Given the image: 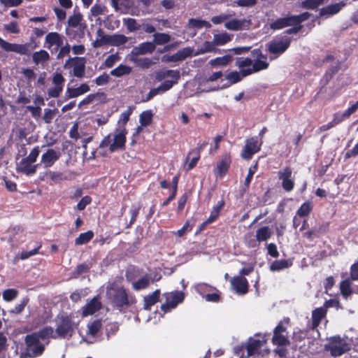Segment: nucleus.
I'll return each instance as SVG.
<instances>
[{"label": "nucleus", "instance_id": "1", "mask_svg": "<svg viewBox=\"0 0 358 358\" xmlns=\"http://www.w3.org/2000/svg\"><path fill=\"white\" fill-rule=\"evenodd\" d=\"M106 297L110 303L117 308L131 306L136 303L134 295L122 285L115 283L106 288Z\"/></svg>", "mask_w": 358, "mask_h": 358}, {"label": "nucleus", "instance_id": "2", "mask_svg": "<svg viewBox=\"0 0 358 358\" xmlns=\"http://www.w3.org/2000/svg\"><path fill=\"white\" fill-rule=\"evenodd\" d=\"M56 329L55 334L60 338L71 337L74 330L78 327V323L74 321V315L71 313L69 314L60 313L58 314L55 319Z\"/></svg>", "mask_w": 358, "mask_h": 358}, {"label": "nucleus", "instance_id": "3", "mask_svg": "<svg viewBox=\"0 0 358 358\" xmlns=\"http://www.w3.org/2000/svg\"><path fill=\"white\" fill-rule=\"evenodd\" d=\"M38 47L35 38L30 37V41L24 44L10 43L0 37V48L6 52H13L22 55H30L34 50Z\"/></svg>", "mask_w": 358, "mask_h": 358}, {"label": "nucleus", "instance_id": "4", "mask_svg": "<svg viewBox=\"0 0 358 358\" xmlns=\"http://www.w3.org/2000/svg\"><path fill=\"white\" fill-rule=\"evenodd\" d=\"M40 153L38 146H35L29 155L22 158L17 166V171L27 176L34 175L36 172L38 164H32L34 163Z\"/></svg>", "mask_w": 358, "mask_h": 358}, {"label": "nucleus", "instance_id": "5", "mask_svg": "<svg viewBox=\"0 0 358 358\" xmlns=\"http://www.w3.org/2000/svg\"><path fill=\"white\" fill-rule=\"evenodd\" d=\"M311 14L308 12H304L297 15H289L284 17H280L273 22L270 27L273 30H278L291 25L301 24L307 20Z\"/></svg>", "mask_w": 358, "mask_h": 358}, {"label": "nucleus", "instance_id": "6", "mask_svg": "<svg viewBox=\"0 0 358 358\" xmlns=\"http://www.w3.org/2000/svg\"><path fill=\"white\" fill-rule=\"evenodd\" d=\"M27 355L30 358L41 356L45 351V345L40 342L35 334H27L25 336Z\"/></svg>", "mask_w": 358, "mask_h": 358}, {"label": "nucleus", "instance_id": "7", "mask_svg": "<svg viewBox=\"0 0 358 358\" xmlns=\"http://www.w3.org/2000/svg\"><path fill=\"white\" fill-rule=\"evenodd\" d=\"M85 57H74L67 59L64 64V68L67 69L73 68V76L82 78L85 76Z\"/></svg>", "mask_w": 358, "mask_h": 358}, {"label": "nucleus", "instance_id": "8", "mask_svg": "<svg viewBox=\"0 0 358 358\" xmlns=\"http://www.w3.org/2000/svg\"><path fill=\"white\" fill-rule=\"evenodd\" d=\"M262 142L259 143L257 136H252L247 138L245 146L241 153L243 159L249 160L252 156L261 150Z\"/></svg>", "mask_w": 358, "mask_h": 358}, {"label": "nucleus", "instance_id": "9", "mask_svg": "<svg viewBox=\"0 0 358 358\" xmlns=\"http://www.w3.org/2000/svg\"><path fill=\"white\" fill-rule=\"evenodd\" d=\"M349 345L339 336H333L327 348L333 357H338L350 350Z\"/></svg>", "mask_w": 358, "mask_h": 358}, {"label": "nucleus", "instance_id": "10", "mask_svg": "<svg viewBox=\"0 0 358 358\" xmlns=\"http://www.w3.org/2000/svg\"><path fill=\"white\" fill-rule=\"evenodd\" d=\"M272 343L278 346H287L290 344L287 328L280 322L273 330Z\"/></svg>", "mask_w": 358, "mask_h": 358}, {"label": "nucleus", "instance_id": "11", "mask_svg": "<svg viewBox=\"0 0 358 358\" xmlns=\"http://www.w3.org/2000/svg\"><path fill=\"white\" fill-rule=\"evenodd\" d=\"M54 87L48 90V95L50 97L57 98L63 91L65 78L61 73H54L52 79Z\"/></svg>", "mask_w": 358, "mask_h": 358}, {"label": "nucleus", "instance_id": "12", "mask_svg": "<svg viewBox=\"0 0 358 358\" xmlns=\"http://www.w3.org/2000/svg\"><path fill=\"white\" fill-rule=\"evenodd\" d=\"M291 43V38L284 37L280 41H272L268 45V50L272 54H282L287 50Z\"/></svg>", "mask_w": 358, "mask_h": 358}, {"label": "nucleus", "instance_id": "13", "mask_svg": "<svg viewBox=\"0 0 358 358\" xmlns=\"http://www.w3.org/2000/svg\"><path fill=\"white\" fill-rule=\"evenodd\" d=\"M64 36L56 31L49 32L45 38L44 47L50 50L54 45L55 50L64 44Z\"/></svg>", "mask_w": 358, "mask_h": 358}, {"label": "nucleus", "instance_id": "14", "mask_svg": "<svg viewBox=\"0 0 358 358\" xmlns=\"http://www.w3.org/2000/svg\"><path fill=\"white\" fill-rule=\"evenodd\" d=\"M61 153L59 150L48 149L41 157V163L45 168H50L60 158Z\"/></svg>", "mask_w": 358, "mask_h": 358}, {"label": "nucleus", "instance_id": "15", "mask_svg": "<svg viewBox=\"0 0 358 358\" xmlns=\"http://www.w3.org/2000/svg\"><path fill=\"white\" fill-rule=\"evenodd\" d=\"M101 307L102 303L100 301V296L99 295H96L94 296L90 301H88L85 304V306L83 307L82 315L83 317L92 315L94 314L96 312L101 310Z\"/></svg>", "mask_w": 358, "mask_h": 358}, {"label": "nucleus", "instance_id": "16", "mask_svg": "<svg viewBox=\"0 0 358 358\" xmlns=\"http://www.w3.org/2000/svg\"><path fill=\"white\" fill-rule=\"evenodd\" d=\"M127 133V131L126 129L124 128L120 132L115 134L113 143L110 145V152H114L119 150H122L125 149Z\"/></svg>", "mask_w": 358, "mask_h": 358}, {"label": "nucleus", "instance_id": "17", "mask_svg": "<svg viewBox=\"0 0 358 358\" xmlns=\"http://www.w3.org/2000/svg\"><path fill=\"white\" fill-rule=\"evenodd\" d=\"M231 283L236 293L245 294L248 292L249 283L245 277L234 276L231 278Z\"/></svg>", "mask_w": 358, "mask_h": 358}, {"label": "nucleus", "instance_id": "18", "mask_svg": "<svg viewBox=\"0 0 358 358\" xmlns=\"http://www.w3.org/2000/svg\"><path fill=\"white\" fill-rule=\"evenodd\" d=\"M90 90V86L87 83H82L76 88L68 87L64 96V101L84 94L89 92Z\"/></svg>", "mask_w": 358, "mask_h": 358}, {"label": "nucleus", "instance_id": "19", "mask_svg": "<svg viewBox=\"0 0 358 358\" xmlns=\"http://www.w3.org/2000/svg\"><path fill=\"white\" fill-rule=\"evenodd\" d=\"M231 163L229 154H225L217 162L215 175L220 178H223L228 172Z\"/></svg>", "mask_w": 358, "mask_h": 358}, {"label": "nucleus", "instance_id": "20", "mask_svg": "<svg viewBox=\"0 0 358 358\" xmlns=\"http://www.w3.org/2000/svg\"><path fill=\"white\" fill-rule=\"evenodd\" d=\"M87 24L83 22L76 28H66V34L70 39L79 40L85 36Z\"/></svg>", "mask_w": 358, "mask_h": 358}, {"label": "nucleus", "instance_id": "21", "mask_svg": "<svg viewBox=\"0 0 358 358\" xmlns=\"http://www.w3.org/2000/svg\"><path fill=\"white\" fill-rule=\"evenodd\" d=\"M155 45L153 42H144L140 43L138 46L133 48L131 53L134 55H145L152 53L155 50Z\"/></svg>", "mask_w": 358, "mask_h": 358}, {"label": "nucleus", "instance_id": "22", "mask_svg": "<svg viewBox=\"0 0 358 358\" xmlns=\"http://www.w3.org/2000/svg\"><path fill=\"white\" fill-rule=\"evenodd\" d=\"M129 61L136 64V66L145 69H149L153 62L151 59L148 57H139V55H134L130 53Z\"/></svg>", "mask_w": 358, "mask_h": 358}, {"label": "nucleus", "instance_id": "23", "mask_svg": "<svg viewBox=\"0 0 358 358\" xmlns=\"http://www.w3.org/2000/svg\"><path fill=\"white\" fill-rule=\"evenodd\" d=\"M96 36V39L92 42L93 48H99L106 45H110V35L105 34L102 29H97Z\"/></svg>", "mask_w": 358, "mask_h": 358}, {"label": "nucleus", "instance_id": "24", "mask_svg": "<svg viewBox=\"0 0 358 358\" xmlns=\"http://www.w3.org/2000/svg\"><path fill=\"white\" fill-rule=\"evenodd\" d=\"M184 299V293L180 291H176L166 294V300L170 303L171 307H173L174 308L178 303L182 302Z\"/></svg>", "mask_w": 358, "mask_h": 358}, {"label": "nucleus", "instance_id": "25", "mask_svg": "<svg viewBox=\"0 0 358 358\" xmlns=\"http://www.w3.org/2000/svg\"><path fill=\"white\" fill-rule=\"evenodd\" d=\"M180 76V71L178 70L162 69L156 73L155 78L158 81H162L168 77H171L174 80H179Z\"/></svg>", "mask_w": 358, "mask_h": 358}, {"label": "nucleus", "instance_id": "26", "mask_svg": "<svg viewBox=\"0 0 358 358\" xmlns=\"http://www.w3.org/2000/svg\"><path fill=\"white\" fill-rule=\"evenodd\" d=\"M160 290L156 289L151 294L147 295L144 297L143 308L145 310H150L151 307L159 301Z\"/></svg>", "mask_w": 358, "mask_h": 358}, {"label": "nucleus", "instance_id": "27", "mask_svg": "<svg viewBox=\"0 0 358 358\" xmlns=\"http://www.w3.org/2000/svg\"><path fill=\"white\" fill-rule=\"evenodd\" d=\"M327 311L323 308H317L312 312V329H316L320 324L323 317H325Z\"/></svg>", "mask_w": 358, "mask_h": 358}, {"label": "nucleus", "instance_id": "28", "mask_svg": "<svg viewBox=\"0 0 358 358\" xmlns=\"http://www.w3.org/2000/svg\"><path fill=\"white\" fill-rule=\"evenodd\" d=\"M132 72V68L125 64H120L118 66L111 70L110 75L115 78H120L128 76Z\"/></svg>", "mask_w": 358, "mask_h": 358}, {"label": "nucleus", "instance_id": "29", "mask_svg": "<svg viewBox=\"0 0 358 358\" xmlns=\"http://www.w3.org/2000/svg\"><path fill=\"white\" fill-rule=\"evenodd\" d=\"M344 6V3H334L323 7L320 10V15L321 16L324 15H333L338 13L341 8Z\"/></svg>", "mask_w": 358, "mask_h": 358}, {"label": "nucleus", "instance_id": "30", "mask_svg": "<svg viewBox=\"0 0 358 358\" xmlns=\"http://www.w3.org/2000/svg\"><path fill=\"white\" fill-rule=\"evenodd\" d=\"M273 232L271 229L268 226H263L259 227L256 231V238L259 243L266 241L269 239L272 235Z\"/></svg>", "mask_w": 358, "mask_h": 358}, {"label": "nucleus", "instance_id": "31", "mask_svg": "<svg viewBox=\"0 0 358 358\" xmlns=\"http://www.w3.org/2000/svg\"><path fill=\"white\" fill-rule=\"evenodd\" d=\"M32 334H35L39 340H45L48 338H57V334L54 335L53 328L50 326L45 327L44 328L40 329L37 332L31 333Z\"/></svg>", "mask_w": 358, "mask_h": 358}, {"label": "nucleus", "instance_id": "32", "mask_svg": "<svg viewBox=\"0 0 358 358\" xmlns=\"http://www.w3.org/2000/svg\"><path fill=\"white\" fill-rule=\"evenodd\" d=\"M200 159V154H199V151H192L190 150L187 157H186V162H187L189 160L190 161L186 166V170L191 171L193 169L197 164L199 160Z\"/></svg>", "mask_w": 358, "mask_h": 358}, {"label": "nucleus", "instance_id": "33", "mask_svg": "<svg viewBox=\"0 0 358 358\" xmlns=\"http://www.w3.org/2000/svg\"><path fill=\"white\" fill-rule=\"evenodd\" d=\"M292 265V262L289 259L275 260L271 264L270 270L272 271H278L289 268Z\"/></svg>", "mask_w": 358, "mask_h": 358}, {"label": "nucleus", "instance_id": "34", "mask_svg": "<svg viewBox=\"0 0 358 358\" xmlns=\"http://www.w3.org/2000/svg\"><path fill=\"white\" fill-rule=\"evenodd\" d=\"M245 22V20L233 19L227 22L224 24V27L226 29L229 30L238 31L244 28Z\"/></svg>", "mask_w": 358, "mask_h": 358}, {"label": "nucleus", "instance_id": "35", "mask_svg": "<svg viewBox=\"0 0 358 358\" xmlns=\"http://www.w3.org/2000/svg\"><path fill=\"white\" fill-rule=\"evenodd\" d=\"M233 59V57L230 55H226L223 57H218L209 62V64L212 67H217L220 66H226L229 64Z\"/></svg>", "mask_w": 358, "mask_h": 358}, {"label": "nucleus", "instance_id": "36", "mask_svg": "<svg viewBox=\"0 0 358 358\" xmlns=\"http://www.w3.org/2000/svg\"><path fill=\"white\" fill-rule=\"evenodd\" d=\"M50 59L49 53L45 50H40L32 54V60L34 63L38 65L41 62H45Z\"/></svg>", "mask_w": 358, "mask_h": 358}, {"label": "nucleus", "instance_id": "37", "mask_svg": "<svg viewBox=\"0 0 358 358\" xmlns=\"http://www.w3.org/2000/svg\"><path fill=\"white\" fill-rule=\"evenodd\" d=\"M94 237V232L89 230L85 233H81L75 240V244L77 245L88 243Z\"/></svg>", "mask_w": 358, "mask_h": 358}, {"label": "nucleus", "instance_id": "38", "mask_svg": "<svg viewBox=\"0 0 358 358\" xmlns=\"http://www.w3.org/2000/svg\"><path fill=\"white\" fill-rule=\"evenodd\" d=\"M128 41V37L124 34H114L110 35V45L120 46L125 44Z\"/></svg>", "mask_w": 358, "mask_h": 358}, {"label": "nucleus", "instance_id": "39", "mask_svg": "<svg viewBox=\"0 0 358 358\" xmlns=\"http://www.w3.org/2000/svg\"><path fill=\"white\" fill-rule=\"evenodd\" d=\"M171 41V36L166 33H155L153 35V43L155 45H161L169 43Z\"/></svg>", "mask_w": 358, "mask_h": 358}, {"label": "nucleus", "instance_id": "40", "mask_svg": "<svg viewBox=\"0 0 358 358\" xmlns=\"http://www.w3.org/2000/svg\"><path fill=\"white\" fill-rule=\"evenodd\" d=\"M328 227V224L325 226H321L318 229L313 228L308 231L303 233V236L309 241H313L315 237H317L322 231H325Z\"/></svg>", "mask_w": 358, "mask_h": 358}, {"label": "nucleus", "instance_id": "41", "mask_svg": "<svg viewBox=\"0 0 358 358\" xmlns=\"http://www.w3.org/2000/svg\"><path fill=\"white\" fill-rule=\"evenodd\" d=\"M153 114L150 110L142 112L139 115V122L141 127H147L152 123Z\"/></svg>", "mask_w": 358, "mask_h": 358}, {"label": "nucleus", "instance_id": "42", "mask_svg": "<svg viewBox=\"0 0 358 358\" xmlns=\"http://www.w3.org/2000/svg\"><path fill=\"white\" fill-rule=\"evenodd\" d=\"M262 346V341L258 339H253L246 346L248 356L253 355Z\"/></svg>", "mask_w": 358, "mask_h": 358}, {"label": "nucleus", "instance_id": "43", "mask_svg": "<svg viewBox=\"0 0 358 358\" xmlns=\"http://www.w3.org/2000/svg\"><path fill=\"white\" fill-rule=\"evenodd\" d=\"M232 39V36L228 33L215 34L213 41L216 45H223Z\"/></svg>", "mask_w": 358, "mask_h": 358}, {"label": "nucleus", "instance_id": "44", "mask_svg": "<svg viewBox=\"0 0 358 358\" xmlns=\"http://www.w3.org/2000/svg\"><path fill=\"white\" fill-rule=\"evenodd\" d=\"M196 222V219L192 217L189 220H186L185 223L182 226L181 229L178 230L175 234L179 236L182 237L183 236L187 231H192L194 224Z\"/></svg>", "mask_w": 358, "mask_h": 358}, {"label": "nucleus", "instance_id": "45", "mask_svg": "<svg viewBox=\"0 0 358 358\" xmlns=\"http://www.w3.org/2000/svg\"><path fill=\"white\" fill-rule=\"evenodd\" d=\"M325 0H303L301 3V6L305 9L315 10L320 5L323 4Z\"/></svg>", "mask_w": 358, "mask_h": 358}, {"label": "nucleus", "instance_id": "46", "mask_svg": "<svg viewBox=\"0 0 358 358\" xmlns=\"http://www.w3.org/2000/svg\"><path fill=\"white\" fill-rule=\"evenodd\" d=\"M313 210V205L310 201H306L301 204L296 211V215L299 217L308 216Z\"/></svg>", "mask_w": 358, "mask_h": 358}, {"label": "nucleus", "instance_id": "47", "mask_svg": "<svg viewBox=\"0 0 358 358\" xmlns=\"http://www.w3.org/2000/svg\"><path fill=\"white\" fill-rule=\"evenodd\" d=\"M150 285V280L148 275L142 277L132 284L134 289L138 291L146 289Z\"/></svg>", "mask_w": 358, "mask_h": 358}, {"label": "nucleus", "instance_id": "48", "mask_svg": "<svg viewBox=\"0 0 358 358\" xmlns=\"http://www.w3.org/2000/svg\"><path fill=\"white\" fill-rule=\"evenodd\" d=\"M83 15L80 13H75L71 15L68 19V24L71 28H76L83 24Z\"/></svg>", "mask_w": 358, "mask_h": 358}, {"label": "nucleus", "instance_id": "49", "mask_svg": "<svg viewBox=\"0 0 358 358\" xmlns=\"http://www.w3.org/2000/svg\"><path fill=\"white\" fill-rule=\"evenodd\" d=\"M141 208V205L138 204V206L133 205L131 208L129 210V213L131 215V219L129 223L127 224L126 229H129L136 221L137 217L139 214V211Z\"/></svg>", "mask_w": 358, "mask_h": 358}, {"label": "nucleus", "instance_id": "50", "mask_svg": "<svg viewBox=\"0 0 358 358\" xmlns=\"http://www.w3.org/2000/svg\"><path fill=\"white\" fill-rule=\"evenodd\" d=\"M340 289L342 295L345 298L352 294L351 282L348 280H344L341 282Z\"/></svg>", "mask_w": 358, "mask_h": 358}, {"label": "nucleus", "instance_id": "51", "mask_svg": "<svg viewBox=\"0 0 358 358\" xmlns=\"http://www.w3.org/2000/svg\"><path fill=\"white\" fill-rule=\"evenodd\" d=\"M102 327L101 320H96L92 323L88 324V334L94 336H96Z\"/></svg>", "mask_w": 358, "mask_h": 358}, {"label": "nucleus", "instance_id": "52", "mask_svg": "<svg viewBox=\"0 0 358 358\" xmlns=\"http://www.w3.org/2000/svg\"><path fill=\"white\" fill-rule=\"evenodd\" d=\"M216 44L213 41H205L202 46L198 50L199 54L215 52Z\"/></svg>", "mask_w": 358, "mask_h": 358}, {"label": "nucleus", "instance_id": "53", "mask_svg": "<svg viewBox=\"0 0 358 358\" xmlns=\"http://www.w3.org/2000/svg\"><path fill=\"white\" fill-rule=\"evenodd\" d=\"M269 63L266 62V59H255L252 64V71L256 73L262 70L267 69Z\"/></svg>", "mask_w": 358, "mask_h": 358}, {"label": "nucleus", "instance_id": "54", "mask_svg": "<svg viewBox=\"0 0 358 358\" xmlns=\"http://www.w3.org/2000/svg\"><path fill=\"white\" fill-rule=\"evenodd\" d=\"M111 3L115 10H122L130 7L131 0H111Z\"/></svg>", "mask_w": 358, "mask_h": 358}, {"label": "nucleus", "instance_id": "55", "mask_svg": "<svg viewBox=\"0 0 358 358\" xmlns=\"http://www.w3.org/2000/svg\"><path fill=\"white\" fill-rule=\"evenodd\" d=\"M192 53V50L190 48H185L182 50H178L175 53L176 58L177 62H180L185 60L188 57L191 56Z\"/></svg>", "mask_w": 358, "mask_h": 358}, {"label": "nucleus", "instance_id": "56", "mask_svg": "<svg viewBox=\"0 0 358 358\" xmlns=\"http://www.w3.org/2000/svg\"><path fill=\"white\" fill-rule=\"evenodd\" d=\"M192 53V50L190 48H185L182 50H178L175 53L176 58L177 62H180L185 60L188 57L191 56Z\"/></svg>", "mask_w": 358, "mask_h": 358}, {"label": "nucleus", "instance_id": "57", "mask_svg": "<svg viewBox=\"0 0 358 358\" xmlns=\"http://www.w3.org/2000/svg\"><path fill=\"white\" fill-rule=\"evenodd\" d=\"M29 299L27 296L24 297L19 304H17L13 309L9 311L10 313L15 315L20 314L29 303Z\"/></svg>", "mask_w": 358, "mask_h": 358}, {"label": "nucleus", "instance_id": "58", "mask_svg": "<svg viewBox=\"0 0 358 358\" xmlns=\"http://www.w3.org/2000/svg\"><path fill=\"white\" fill-rule=\"evenodd\" d=\"M18 296V291L15 289H7L3 292V299L6 301H11Z\"/></svg>", "mask_w": 358, "mask_h": 358}, {"label": "nucleus", "instance_id": "59", "mask_svg": "<svg viewBox=\"0 0 358 358\" xmlns=\"http://www.w3.org/2000/svg\"><path fill=\"white\" fill-rule=\"evenodd\" d=\"M244 243L248 248H255L259 246V241L257 238H254L252 234H245L244 236Z\"/></svg>", "mask_w": 358, "mask_h": 358}, {"label": "nucleus", "instance_id": "60", "mask_svg": "<svg viewBox=\"0 0 358 358\" xmlns=\"http://www.w3.org/2000/svg\"><path fill=\"white\" fill-rule=\"evenodd\" d=\"M58 113V110L57 108L55 109H50V108H45L44 110V115L43 117V119L44 122L47 124H50L52 122L53 118L56 115V114Z\"/></svg>", "mask_w": 358, "mask_h": 358}, {"label": "nucleus", "instance_id": "61", "mask_svg": "<svg viewBox=\"0 0 358 358\" xmlns=\"http://www.w3.org/2000/svg\"><path fill=\"white\" fill-rule=\"evenodd\" d=\"M224 205V201L221 200L217 203V206L213 207V209L211 211L210 216L208 217V218H213L212 222H215L217 219L220 215V212L223 208Z\"/></svg>", "mask_w": 358, "mask_h": 358}, {"label": "nucleus", "instance_id": "62", "mask_svg": "<svg viewBox=\"0 0 358 358\" xmlns=\"http://www.w3.org/2000/svg\"><path fill=\"white\" fill-rule=\"evenodd\" d=\"M124 24L129 31H134L141 29V25L134 18L124 19Z\"/></svg>", "mask_w": 358, "mask_h": 358}, {"label": "nucleus", "instance_id": "63", "mask_svg": "<svg viewBox=\"0 0 358 358\" xmlns=\"http://www.w3.org/2000/svg\"><path fill=\"white\" fill-rule=\"evenodd\" d=\"M189 25L192 27H196L198 29H201L203 27H208L210 26V23L206 20H198L194 18L189 19Z\"/></svg>", "mask_w": 358, "mask_h": 358}, {"label": "nucleus", "instance_id": "64", "mask_svg": "<svg viewBox=\"0 0 358 358\" xmlns=\"http://www.w3.org/2000/svg\"><path fill=\"white\" fill-rule=\"evenodd\" d=\"M292 174V168L286 166L278 172V179L280 180L291 178Z\"/></svg>", "mask_w": 358, "mask_h": 358}]
</instances>
